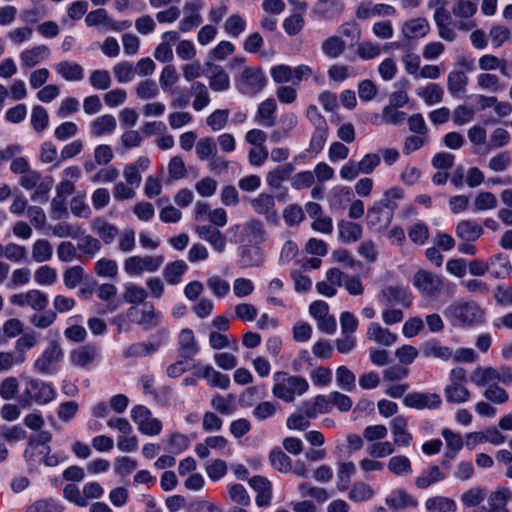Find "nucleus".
<instances>
[{
	"label": "nucleus",
	"mask_w": 512,
	"mask_h": 512,
	"mask_svg": "<svg viewBox=\"0 0 512 512\" xmlns=\"http://www.w3.org/2000/svg\"><path fill=\"white\" fill-rule=\"evenodd\" d=\"M272 394L284 402H293L296 396H301L309 389L308 381L301 376H290L285 372L274 374Z\"/></svg>",
	"instance_id": "obj_1"
},
{
	"label": "nucleus",
	"mask_w": 512,
	"mask_h": 512,
	"mask_svg": "<svg viewBox=\"0 0 512 512\" xmlns=\"http://www.w3.org/2000/svg\"><path fill=\"white\" fill-rule=\"evenodd\" d=\"M444 315L453 326H471L484 321V311L474 302H455Z\"/></svg>",
	"instance_id": "obj_2"
},
{
	"label": "nucleus",
	"mask_w": 512,
	"mask_h": 512,
	"mask_svg": "<svg viewBox=\"0 0 512 512\" xmlns=\"http://www.w3.org/2000/svg\"><path fill=\"white\" fill-rule=\"evenodd\" d=\"M56 395V390L50 383L30 378L25 381L18 401L22 407H29L33 403L45 405L53 401Z\"/></svg>",
	"instance_id": "obj_3"
},
{
	"label": "nucleus",
	"mask_w": 512,
	"mask_h": 512,
	"mask_svg": "<svg viewBox=\"0 0 512 512\" xmlns=\"http://www.w3.org/2000/svg\"><path fill=\"white\" fill-rule=\"evenodd\" d=\"M130 322L140 326L143 330L149 331L160 324L161 316L156 312L152 303L145 302L141 307L131 306L126 312Z\"/></svg>",
	"instance_id": "obj_4"
},
{
	"label": "nucleus",
	"mask_w": 512,
	"mask_h": 512,
	"mask_svg": "<svg viewBox=\"0 0 512 512\" xmlns=\"http://www.w3.org/2000/svg\"><path fill=\"white\" fill-rule=\"evenodd\" d=\"M267 79L258 67L245 68L236 79L237 89L244 95L254 96L266 85Z\"/></svg>",
	"instance_id": "obj_5"
},
{
	"label": "nucleus",
	"mask_w": 512,
	"mask_h": 512,
	"mask_svg": "<svg viewBox=\"0 0 512 512\" xmlns=\"http://www.w3.org/2000/svg\"><path fill=\"white\" fill-rule=\"evenodd\" d=\"M164 262V257L158 256H130L124 261V270L130 276L141 275L144 272H156Z\"/></svg>",
	"instance_id": "obj_6"
},
{
	"label": "nucleus",
	"mask_w": 512,
	"mask_h": 512,
	"mask_svg": "<svg viewBox=\"0 0 512 512\" xmlns=\"http://www.w3.org/2000/svg\"><path fill=\"white\" fill-rule=\"evenodd\" d=\"M131 418L137 424L138 430L145 435H158L162 430V423L152 416V412L143 405H137L131 410Z\"/></svg>",
	"instance_id": "obj_7"
},
{
	"label": "nucleus",
	"mask_w": 512,
	"mask_h": 512,
	"mask_svg": "<svg viewBox=\"0 0 512 512\" xmlns=\"http://www.w3.org/2000/svg\"><path fill=\"white\" fill-rule=\"evenodd\" d=\"M10 302L19 307H30L34 311H44L49 303L48 296L38 289L17 293L10 297Z\"/></svg>",
	"instance_id": "obj_8"
},
{
	"label": "nucleus",
	"mask_w": 512,
	"mask_h": 512,
	"mask_svg": "<svg viewBox=\"0 0 512 512\" xmlns=\"http://www.w3.org/2000/svg\"><path fill=\"white\" fill-rule=\"evenodd\" d=\"M413 285L424 296H435L443 287V281L440 276L427 270H419L414 274Z\"/></svg>",
	"instance_id": "obj_9"
},
{
	"label": "nucleus",
	"mask_w": 512,
	"mask_h": 512,
	"mask_svg": "<svg viewBox=\"0 0 512 512\" xmlns=\"http://www.w3.org/2000/svg\"><path fill=\"white\" fill-rule=\"evenodd\" d=\"M380 301L387 305H401L408 308L412 304V295L409 290L402 285H389L385 286L380 294Z\"/></svg>",
	"instance_id": "obj_10"
},
{
	"label": "nucleus",
	"mask_w": 512,
	"mask_h": 512,
	"mask_svg": "<svg viewBox=\"0 0 512 512\" xmlns=\"http://www.w3.org/2000/svg\"><path fill=\"white\" fill-rule=\"evenodd\" d=\"M403 403L405 406L409 408H414L418 410L422 409H436L440 407L442 400L440 395L437 393H420V392H413L407 394L404 399Z\"/></svg>",
	"instance_id": "obj_11"
},
{
	"label": "nucleus",
	"mask_w": 512,
	"mask_h": 512,
	"mask_svg": "<svg viewBox=\"0 0 512 512\" xmlns=\"http://www.w3.org/2000/svg\"><path fill=\"white\" fill-rule=\"evenodd\" d=\"M254 212L264 216L268 222L276 223L278 213L275 208V198L268 193H260L257 197L250 200Z\"/></svg>",
	"instance_id": "obj_12"
},
{
	"label": "nucleus",
	"mask_w": 512,
	"mask_h": 512,
	"mask_svg": "<svg viewBox=\"0 0 512 512\" xmlns=\"http://www.w3.org/2000/svg\"><path fill=\"white\" fill-rule=\"evenodd\" d=\"M63 357L60 346L53 344L46 348L42 355L35 361L34 369L41 374H48L53 371V366Z\"/></svg>",
	"instance_id": "obj_13"
},
{
	"label": "nucleus",
	"mask_w": 512,
	"mask_h": 512,
	"mask_svg": "<svg viewBox=\"0 0 512 512\" xmlns=\"http://www.w3.org/2000/svg\"><path fill=\"white\" fill-rule=\"evenodd\" d=\"M98 354L99 349L96 345H82L71 351L70 362L76 367L88 369L97 359Z\"/></svg>",
	"instance_id": "obj_14"
},
{
	"label": "nucleus",
	"mask_w": 512,
	"mask_h": 512,
	"mask_svg": "<svg viewBox=\"0 0 512 512\" xmlns=\"http://www.w3.org/2000/svg\"><path fill=\"white\" fill-rule=\"evenodd\" d=\"M199 238L208 242L218 252H224L226 248V237L214 226L203 225L196 228Z\"/></svg>",
	"instance_id": "obj_15"
},
{
	"label": "nucleus",
	"mask_w": 512,
	"mask_h": 512,
	"mask_svg": "<svg viewBox=\"0 0 512 512\" xmlns=\"http://www.w3.org/2000/svg\"><path fill=\"white\" fill-rule=\"evenodd\" d=\"M249 485L257 492L255 498L257 506H269L272 498V485L270 481L263 476L257 475L249 480Z\"/></svg>",
	"instance_id": "obj_16"
},
{
	"label": "nucleus",
	"mask_w": 512,
	"mask_h": 512,
	"mask_svg": "<svg viewBox=\"0 0 512 512\" xmlns=\"http://www.w3.org/2000/svg\"><path fill=\"white\" fill-rule=\"evenodd\" d=\"M200 8V2H187L184 5V17L179 23L180 31L189 32L202 23Z\"/></svg>",
	"instance_id": "obj_17"
},
{
	"label": "nucleus",
	"mask_w": 512,
	"mask_h": 512,
	"mask_svg": "<svg viewBox=\"0 0 512 512\" xmlns=\"http://www.w3.org/2000/svg\"><path fill=\"white\" fill-rule=\"evenodd\" d=\"M446 477L447 473L440 466L431 465L415 478L414 483L418 489L424 490L438 482L444 481Z\"/></svg>",
	"instance_id": "obj_18"
},
{
	"label": "nucleus",
	"mask_w": 512,
	"mask_h": 512,
	"mask_svg": "<svg viewBox=\"0 0 512 512\" xmlns=\"http://www.w3.org/2000/svg\"><path fill=\"white\" fill-rule=\"evenodd\" d=\"M332 410L330 395H318L313 401H305L301 405V411L309 418H316L318 414L329 413Z\"/></svg>",
	"instance_id": "obj_19"
},
{
	"label": "nucleus",
	"mask_w": 512,
	"mask_h": 512,
	"mask_svg": "<svg viewBox=\"0 0 512 512\" xmlns=\"http://www.w3.org/2000/svg\"><path fill=\"white\" fill-rule=\"evenodd\" d=\"M91 228L106 245L113 243L119 235L118 228L102 217L94 218L91 222Z\"/></svg>",
	"instance_id": "obj_20"
},
{
	"label": "nucleus",
	"mask_w": 512,
	"mask_h": 512,
	"mask_svg": "<svg viewBox=\"0 0 512 512\" xmlns=\"http://www.w3.org/2000/svg\"><path fill=\"white\" fill-rule=\"evenodd\" d=\"M50 50L46 45H37L20 53L21 65L24 68H33L48 58Z\"/></svg>",
	"instance_id": "obj_21"
},
{
	"label": "nucleus",
	"mask_w": 512,
	"mask_h": 512,
	"mask_svg": "<svg viewBox=\"0 0 512 512\" xmlns=\"http://www.w3.org/2000/svg\"><path fill=\"white\" fill-rule=\"evenodd\" d=\"M394 215L390 213V210L381 208L377 204H374L367 212V222L371 227L381 230L386 229Z\"/></svg>",
	"instance_id": "obj_22"
},
{
	"label": "nucleus",
	"mask_w": 512,
	"mask_h": 512,
	"mask_svg": "<svg viewBox=\"0 0 512 512\" xmlns=\"http://www.w3.org/2000/svg\"><path fill=\"white\" fill-rule=\"evenodd\" d=\"M210 74L208 76L209 87L212 91L223 92L230 88V77L228 73L219 65L208 64Z\"/></svg>",
	"instance_id": "obj_23"
},
{
	"label": "nucleus",
	"mask_w": 512,
	"mask_h": 512,
	"mask_svg": "<svg viewBox=\"0 0 512 512\" xmlns=\"http://www.w3.org/2000/svg\"><path fill=\"white\" fill-rule=\"evenodd\" d=\"M293 171L294 166L291 163L279 165L267 173L266 182L270 188L279 190L283 182L290 178Z\"/></svg>",
	"instance_id": "obj_24"
},
{
	"label": "nucleus",
	"mask_w": 512,
	"mask_h": 512,
	"mask_svg": "<svg viewBox=\"0 0 512 512\" xmlns=\"http://www.w3.org/2000/svg\"><path fill=\"white\" fill-rule=\"evenodd\" d=\"M367 337L383 346H391L397 340V335L380 326L377 322L369 324L367 329Z\"/></svg>",
	"instance_id": "obj_25"
},
{
	"label": "nucleus",
	"mask_w": 512,
	"mask_h": 512,
	"mask_svg": "<svg viewBox=\"0 0 512 512\" xmlns=\"http://www.w3.org/2000/svg\"><path fill=\"white\" fill-rule=\"evenodd\" d=\"M276 108V101L272 98H268L261 102L258 106L256 121L264 127L274 126L276 122Z\"/></svg>",
	"instance_id": "obj_26"
},
{
	"label": "nucleus",
	"mask_w": 512,
	"mask_h": 512,
	"mask_svg": "<svg viewBox=\"0 0 512 512\" xmlns=\"http://www.w3.org/2000/svg\"><path fill=\"white\" fill-rule=\"evenodd\" d=\"M387 506L394 510L399 511L408 507L415 508L418 501L404 490H397L386 497Z\"/></svg>",
	"instance_id": "obj_27"
},
{
	"label": "nucleus",
	"mask_w": 512,
	"mask_h": 512,
	"mask_svg": "<svg viewBox=\"0 0 512 512\" xmlns=\"http://www.w3.org/2000/svg\"><path fill=\"white\" fill-rule=\"evenodd\" d=\"M55 70L66 81L78 82L84 78L83 67L75 62L61 61L55 66Z\"/></svg>",
	"instance_id": "obj_28"
},
{
	"label": "nucleus",
	"mask_w": 512,
	"mask_h": 512,
	"mask_svg": "<svg viewBox=\"0 0 512 512\" xmlns=\"http://www.w3.org/2000/svg\"><path fill=\"white\" fill-rule=\"evenodd\" d=\"M430 25L425 18H414L406 21L402 27L404 36L408 39L424 37L428 34Z\"/></svg>",
	"instance_id": "obj_29"
},
{
	"label": "nucleus",
	"mask_w": 512,
	"mask_h": 512,
	"mask_svg": "<svg viewBox=\"0 0 512 512\" xmlns=\"http://www.w3.org/2000/svg\"><path fill=\"white\" fill-rule=\"evenodd\" d=\"M196 375L204 378L211 387L226 390L230 386L229 376L216 371L212 366H205L202 372H197Z\"/></svg>",
	"instance_id": "obj_30"
},
{
	"label": "nucleus",
	"mask_w": 512,
	"mask_h": 512,
	"mask_svg": "<svg viewBox=\"0 0 512 512\" xmlns=\"http://www.w3.org/2000/svg\"><path fill=\"white\" fill-rule=\"evenodd\" d=\"M117 126L116 118L113 115L105 114L95 118L90 124V132L94 137L104 134H111Z\"/></svg>",
	"instance_id": "obj_31"
},
{
	"label": "nucleus",
	"mask_w": 512,
	"mask_h": 512,
	"mask_svg": "<svg viewBox=\"0 0 512 512\" xmlns=\"http://www.w3.org/2000/svg\"><path fill=\"white\" fill-rule=\"evenodd\" d=\"M391 430L394 435V444L409 446L412 441V435L407 432V420L403 416H397L391 421Z\"/></svg>",
	"instance_id": "obj_32"
},
{
	"label": "nucleus",
	"mask_w": 512,
	"mask_h": 512,
	"mask_svg": "<svg viewBox=\"0 0 512 512\" xmlns=\"http://www.w3.org/2000/svg\"><path fill=\"white\" fill-rule=\"evenodd\" d=\"M422 353L426 358H437L448 361L453 357V350L450 347L441 345L438 341H427L422 345Z\"/></svg>",
	"instance_id": "obj_33"
},
{
	"label": "nucleus",
	"mask_w": 512,
	"mask_h": 512,
	"mask_svg": "<svg viewBox=\"0 0 512 512\" xmlns=\"http://www.w3.org/2000/svg\"><path fill=\"white\" fill-rule=\"evenodd\" d=\"M489 272L494 278H504L509 275L511 265L509 257L499 253L488 260Z\"/></svg>",
	"instance_id": "obj_34"
},
{
	"label": "nucleus",
	"mask_w": 512,
	"mask_h": 512,
	"mask_svg": "<svg viewBox=\"0 0 512 512\" xmlns=\"http://www.w3.org/2000/svg\"><path fill=\"white\" fill-rule=\"evenodd\" d=\"M52 435L48 431H41L36 436L30 437L28 447L25 450L24 457L28 462L34 461L36 451L44 450V447L49 446Z\"/></svg>",
	"instance_id": "obj_35"
},
{
	"label": "nucleus",
	"mask_w": 512,
	"mask_h": 512,
	"mask_svg": "<svg viewBox=\"0 0 512 512\" xmlns=\"http://www.w3.org/2000/svg\"><path fill=\"white\" fill-rule=\"evenodd\" d=\"M483 233V228L472 220H463L456 226V235L464 241H476Z\"/></svg>",
	"instance_id": "obj_36"
},
{
	"label": "nucleus",
	"mask_w": 512,
	"mask_h": 512,
	"mask_svg": "<svg viewBox=\"0 0 512 512\" xmlns=\"http://www.w3.org/2000/svg\"><path fill=\"white\" fill-rule=\"evenodd\" d=\"M498 370L493 367H477L471 374L470 380L478 387L497 383Z\"/></svg>",
	"instance_id": "obj_37"
},
{
	"label": "nucleus",
	"mask_w": 512,
	"mask_h": 512,
	"mask_svg": "<svg viewBox=\"0 0 512 512\" xmlns=\"http://www.w3.org/2000/svg\"><path fill=\"white\" fill-rule=\"evenodd\" d=\"M468 84V77L464 71L453 70L447 78V88L451 95L460 96L465 93Z\"/></svg>",
	"instance_id": "obj_38"
},
{
	"label": "nucleus",
	"mask_w": 512,
	"mask_h": 512,
	"mask_svg": "<svg viewBox=\"0 0 512 512\" xmlns=\"http://www.w3.org/2000/svg\"><path fill=\"white\" fill-rule=\"evenodd\" d=\"M188 270V265L183 260H176L168 263L163 270V277L170 285H177L181 282L183 274Z\"/></svg>",
	"instance_id": "obj_39"
},
{
	"label": "nucleus",
	"mask_w": 512,
	"mask_h": 512,
	"mask_svg": "<svg viewBox=\"0 0 512 512\" xmlns=\"http://www.w3.org/2000/svg\"><path fill=\"white\" fill-rule=\"evenodd\" d=\"M417 95L422 98L428 106H432L443 100L444 91L440 85L430 83L426 87L418 88Z\"/></svg>",
	"instance_id": "obj_40"
},
{
	"label": "nucleus",
	"mask_w": 512,
	"mask_h": 512,
	"mask_svg": "<svg viewBox=\"0 0 512 512\" xmlns=\"http://www.w3.org/2000/svg\"><path fill=\"white\" fill-rule=\"evenodd\" d=\"M158 349V345L151 342H137L129 345L123 351L124 358H141L146 357Z\"/></svg>",
	"instance_id": "obj_41"
},
{
	"label": "nucleus",
	"mask_w": 512,
	"mask_h": 512,
	"mask_svg": "<svg viewBox=\"0 0 512 512\" xmlns=\"http://www.w3.org/2000/svg\"><path fill=\"white\" fill-rule=\"evenodd\" d=\"M425 507L428 512H455L457 505L451 498L435 496L426 500Z\"/></svg>",
	"instance_id": "obj_42"
},
{
	"label": "nucleus",
	"mask_w": 512,
	"mask_h": 512,
	"mask_svg": "<svg viewBox=\"0 0 512 512\" xmlns=\"http://www.w3.org/2000/svg\"><path fill=\"white\" fill-rule=\"evenodd\" d=\"M511 498L512 492L507 488L493 492L488 499V512H509L506 504Z\"/></svg>",
	"instance_id": "obj_43"
},
{
	"label": "nucleus",
	"mask_w": 512,
	"mask_h": 512,
	"mask_svg": "<svg viewBox=\"0 0 512 512\" xmlns=\"http://www.w3.org/2000/svg\"><path fill=\"white\" fill-rule=\"evenodd\" d=\"M346 49L345 41L339 36H330L325 39L321 44L322 52L329 58L336 59Z\"/></svg>",
	"instance_id": "obj_44"
},
{
	"label": "nucleus",
	"mask_w": 512,
	"mask_h": 512,
	"mask_svg": "<svg viewBox=\"0 0 512 512\" xmlns=\"http://www.w3.org/2000/svg\"><path fill=\"white\" fill-rule=\"evenodd\" d=\"M388 470L398 477H404L412 473V464L408 457L396 455L389 459Z\"/></svg>",
	"instance_id": "obj_45"
},
{
	"label": "nucleus",
	"mask_w": 512,
	"mask_h": 512,
	"mask_svg": "<svg viewBox=\"0 0 512 512\" xmlns=\"http://www.w3.org/2000/svg\"><path fill=\"white\" fill-rule=\"evenodd\" d=\"M446 401L460 404L470 399V392L463 384H448L444 389Z\"/></svg>",
	"instance_id": "obj_46"
},
{
	"label": "nucleus",
	"mask_w": 512,
	"mask_h": 512,
	"mask_svg": "<svg viewBox=\"0 0 512 512\" xmlns=\"http://www.w3.org/2000/svg\"><path fill=\"white\" fill-rule=\"evenodd\" d=\"M96 295L102 301L108 302V310L115 311L119 308L120 302L115 301L117 287L114 284L104 283L96 289Z\"/></svg>",
	"instance_id": "obj_47"
},
{
	"label": "nucleus",
	"mask_w": 512,
	"mask_h": 512,
	"mask_svg": "<svg viewBox=\"0 0 512 512\" xmlns=\"http://www.w3.org/2000/svg\"><path fill=\"white\" fill-rule=\"evenodd\" d=\"M53 256V247L46 239H38L32 246V258L37 263L49 261Z\"/></svg>",
	"instance_id": "obj_48"
},
{
	"label": "nucleus",
	"mask_w": 512,
	"mask_h": 512,
	"mask_svg": "<svg viewBox=\"0 0 512 512\" xmlns=\"http://www.w3.org/2000/svg\"><path fill=\"white\" fill-rule=\"evenodd\" d=\"M338 227L340 237L344 242H356L362 236V227L357 223L341 221L339 222Z\"/></svg>",
	"instance_id": "obj_49"
},
{
	"label": "nucleus",
	"mask_w": 512,
	"mask_h": 512,
	"mask_svg": "<svg viewBox=\"0 0 512 512\" xmlns=\"http://www.w3.org/2000/svg\"><path fill=\"white\" fill-rule=\"evenodd\" d=\"M191 91L194 95L193 108L196 111H201L210 103V96L207 86L202 82H194L191 86Z\"/></svg>",
	"instance_id": "obj_50"
},
{
	"label": "nucleus",
	"mask_w": 512,
	"mask_h": 512,
	"mask_svg": "<svg viewBox=\"0 0 512 512\" xmlns=\"http://www.w3.org/2000/svg\"><path fill=\"white\" fill-rule=\"evenodd\" d=\"M403 197V190L398 187H393L384 193L381 200L376 202L378 206L386 210H390V213L394 215L395 210L398 208V201Z\"/></svg>",
	"instance_id": "obj_51"
},
{
	"label": "nucleus",
	"mask_w": 512,
	"mask_h": 512,
	"mask_svg": "<svg viewBox=\"0 0 512 512\" xmlns=\"http://www.w3.org/2000/svg\"><path fill=\"white\" fill-rule=\"evenodd\" d=\"M179 345L182 357L191 358L197 353V345L192 330L184 329L179 335Z\"/></svg>",
	"instance_id": "obj_52"
},
{
	"label": "nucleus",
	"mask_w": 512,
	"mask_h": 512,
	"mask_svg": "<svg viewBox=\"0 0 512 512\" xmlns=\"http://www.w3.org/2000/svg\"><path fill=\"white\" fill-rule=\"evenodd\" d=\"M57 271L48 265L37 268L34 272V280L40 286H52L57 282Z\"/></svg>",
	"instance_id": "obj_53"
},
{
	"label": "nucleus",
	"mask_w": 512,
	"mask_h": 512,
	"mask_svg": "<svg viewBox=\"0 0 512 512\" xmlns=\"http://www.w3.org/2000/svg\"><path fill=\"white\" fill-rule=\"evenodd\" d=\"M356 467L353 462H340L337 471V487L340 491L348 489L351 477L355 474Z\"/></svg>",
	"instance_id": "obj_54"
},
{
	"label": "nucleus",
	"mask_w": 512,
	"mask_h": 512,
	"mask_svg": "<svg viewBox=\"0 0 512 512\" xmlns=\"http://www.w3.org/2000/svg\"><path fill=\"white\" fill-rule=\"evenodd\" d=\"M243 231L250 238V241L261 243L265 241L266 231L259 219L249 220L243 227Z\"/></svg>",
	"instance_id": "obj_55"
},
{
	"label": "nucleus",
	"mask_w": 512,
	"mask_h": 512,
	"mask_svg": "<svg viewBox=\"0 0 512 512\" xmlns=\"http://www.w3.org/2000/svg\"><path fill=\"white\" fill-rule=\"evenodd\" d=\"M217 152L216 142L211 137H203L196 144V154L200 160H210Z\"/></svg>",
	"instance_id": "obj_56"
},
{
	"label": "nucleus",
	"mask_w": 512,
	"mask_h": 512,
	"mask_svg": "<svg viewBox=\"0 0 512 512\" xmlns=\"http://www.w3.org/2000/svg\"><path fill=\"white\" fill-rule=\"evenodd\" d=\"M147 296L148 293L141 286L132 283H129L125 286L123 298L129 304H133L135 306L137 304L143 303Z\"/></svg>",
	"instance_id": "obj_57"
},
{
	"label": "nucleus",
	"mask_w": 512,
	"mask_h": 512,
	"mask_svg": "<svg viewBox=\"0 0 512 512\" xmlns=\"http://www.w3.org/2000/svg\"><path fill=\"white\" fill-rule=\"evenodd\" d=\"M94 271L99 277L113 279L118 273V265L115 260L101 258L95 263Z\"/></svg>",
	"instance_id": "obj_58"
},
{
	"label": "nucleus",
	"mask_w": 512,
	"mask_h": 512,
	"mask_svg": "<svg viewBox=\"0 0 512 512\" xmlns=\"http://www.w3.org/2000/svg\"><path fill=\"white\" fill-rule=\"evenodd\" d=\"M135 93L141 100H150L159 94V89L154 80L146 79L137 84Z\"/></svg>",
	"instance_id": "obj_59"
},
{
	"label": "nucleus",
	"mask_w": 512,
	"mask_h": 512,
	"mask_svg": "<svg viewBox=\"0 0 512 512\" xmlns=\"http://www.w3.org/2000/svg\"><path fill=\"white\" fill-rule=\"evenodd\" d=\"M77 244L78 249L85 255L93 257L101 250V242L99 239L91 235H81Z\"/></svg>",
	"instance_id": "obj_60"
},
{
	"label": "nucleus",
	"mask_w": 512,
	"mask_h": 512,
	"mask_svg": "<svg viewBox=\"0 0 512 512\" xmlns=\"http://www.w3.org/2000/svg\"><path fill=\"white\" fill-rule=\"evenodd\" d=\"M271 465L280 472L291 470V459L280 448H274L269 455Z\"/></svg>",
	"instance_id": "obj_61"
},
{
	"label": "nucleus",
	"mask_w": 512,
	"mask_h": 512,
	"mask_svg": "<svg viewBox=\"0 0 512 512\" xmlns=\"http://www.w3.org/2000/svg\"><path fill=\"white\" fill-rule=\"evenodd\" d=\"M228 497L232 502L243 507L250 505L251 502L247 490L241 484L228 485Z\"/></svg>",
	"instance_id": "obj_62"
},
{
	"label": "nucleus",
	"mask_w": 512,
	"mask_h": 512,
	"mask_svg": "<svg viewBox=\"0 0 512 512\" xmlns=\"http://www.w3.org/2000/svg\"><path fill=\"white\" fill-rule=\"evenodd\" d=\"M245 28L246 21L238 14L228 17L224 24L225 32L233 38L239 37Z\"/></svg>",
	"instance_id": "obj_63"
},
{
	"label": "nucleus",
	"mask_w": 512,
	"mask_h": 512,
	"mask_svg": "<svg viewBox=\"0 0 512 512\" xmlns=\"http://www.w3.org/2000/svg\"><path fill=\"white\" fill-rule=\"evenodd\" d=\"M63 507L53 499H41L27 507L26 512H62Z\"/></svg>",
	"instance_id": "obj_64"
}]
</instances>
